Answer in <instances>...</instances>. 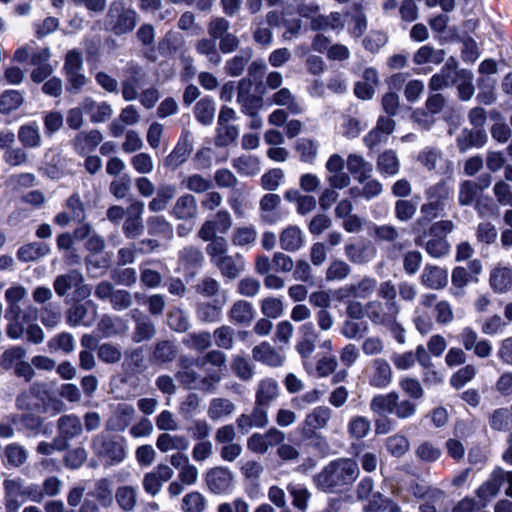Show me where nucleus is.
Listing matches in <instances>:
<instances>
[{"label":"nucleus","mask_w":512,"mask_h":512,"mask_svg":"<svg viewBox=\"0 0 512 512\" xmlns=\"http://www.w3.org/2000/svg\"><path fill=\"white\" fill-rule=\"evenodd\" d=\"M401 310L397 300V289L391 280L383 281L378 288V299L365 304L366 317L375 325L393 331L399 328L398 316Z\"/></svg>","instance_id":"nucleus-1"},{"label":"nucleus","mask_w":512,"mask_h":512,"mask_svg":"<svg viewBox=\"0 0 512 512\" xmlns=\"http://www.w3.org/2000/svg\"><path fill=\"white\" fill-rule=\"evenodd\" d=\"M356 461L350 458H338L329 462L314 476L318 489L326 493H339L352 485L359 476Z\"/></svg>","instance_id":"nucleus-2"},{"label":"nucleus","mask_w":512,"mask_h":512,"mask_svg":"<svg viewBox=\"0 0 512 512\" xmlns=\"http://www.w3.org/2000/svg\"><path fill=\"white\" fill-rule=\"evenodd\" d=\"M137 23V13L134 9L127 7L123 0H115L111 3L107 18L106 28L116 35L131 32Z\"/></svg>","instance_id":"nucleus-3"},{"label":"nucleus","mask_w":512,"mask_h":512,"mask_svg":"<svg viewBox=\"0 0 512 512\" xmlns=\"http://www.w3.org/2000/svg\"><path fill=\"white\" fill-rule=\"evenodd\" d=\"M428 202L421 206L422 219L426 222L436 218L445 206L449 191L445 183H438L427 190Z\"/></svg>","instance_id":"nucleus-4"},{"label":"nucleus","mask_w":512,"mask_h":512,"mask_svg":"<svg viewBox=\"0 0 512 512\" xmlns=\"http://www.w3.org/2000/svg\"><path fill=\"white\" fill-rule=\"evenodd\" d=\"M209 491L216 495L228 494L232 491L234 476L230 469L222 466L211 468L205 475Z\"/></svg>","instance_id":"nucleus-5"},{"label":"nucleus","mask_w":512,"mask_h":512,"mask_svg":"<svg viewBox=\"0 0 512 512\" xmlns=\"http://www.w3.org/2000/svg\"><path fill=\"white\" fill-rule=\"evenodd\" d=\"M368 384L377 389L387 388L393 379V371L387 360L376 358L365 370Z\"/></svg>","instance_id":"nucleus-6"},{"label":"nucleus","mask_w":512,"mask_h":512,"mask_svg":"<svg viewBox=\"0 0 512 512\" xmlns=\"http://www.w3.org/2000/svg\"><path fill=\"white\" fill-rule=\"evenodd\" d=\"M25 480L21 477L6 478L3 481L4 506L6 512H18L24 503Z\"/></svg>","instance_id":"nucleus-7"},{"label":"nucleus","mask_w":512,"mask_h":512,"mask_svg":"<svg viewBox=\"0 0 512 512\" xmlns=\"http://www.w3.org/2000/svg\"><path fill=\"white\" fill-rule=\"evenodd\" d=\"M333 411L330 407L320 405L313 408L306 414L302 422V431L306 436H312L316 431L323 430L328 426Z\"/></svg>","instance_id":"nucleus-8"},{"label":"nucleus","mask_w":512,"mask_h":512,"mask_svg":"<svg viewBox=\"0 0 512 512\" xmlns=\"http://www.w3.org/2000/svg\"><path fill=\"white\" fill-rule=\"evenodd\" d=\"M269 424V415L267 408L258 403H254V407L250 414L242 413L236 419V425L243 434L248 433L254 428L262 429Z\"/></svg>","instance_id":"nucleus-9"},{"label":"nucleus","mask_w":512,"mask_h":512,"mask_svg":"<svg viewBox=\"0 0 512 512\" xmlns=\"http://www.w3.org/2000/svg\"><path fill=\"white\" fill-rule=\"evenodd\" d=\"M174 475V471L166 464H159L153 471L147 473L143 478V488L146 493L156 496L162 489L165 482Z\"/></svg>","instance_id":"nucleus-10"},{"label":"nucleus","mask_w":512,"mask_h":512,"mask_svg":"<svg viewBox=\"0 0 512 512\" xmlns=\"http://www.w3.org/2000/svg\"><path fill=\"white\" fill-rule=\"evenodd\" d=\"M460 71L457 70V63L453 58L447 60L439 73L434 74L429 81V88L438 91L450 87L458 82Z\"/></svg>","instance_id":"nucleus-11"},{"label":"nucleus","mask_w":512,"mask_h":512,"mask_svg":"<svg viewBox=\"0 0 512 512\" xmlns=\"http://www.w3.org/2000/svg\"><path fill=\"white\" fill-rule=\"evenodd\" d=\"M74 146L76 151L86 157L85 167L91 174L96 172V159L92 155L96 148V136L91 133H80L75 138Z\"/></svg>","instance_id":"nucleus-12"},{"label":"nucleus","mask_w":512,"mask_h":512,"mask_svg":"<svg viewBox=\"0 0 512 512\" xmlns=\"http://www.w3.org/2000/svg\"><path fill=\"white\" fill-rule=\"evenodd\" d=\"M255 309L249 301H235L227 312L228 320L237 326H250L255 318Z\"/></svg>","instance_id":"nucleus-13"},{"label":"nucleus","mask_w":512,"mask_h":512,"mask_svg":"<svg viewBox=\"0 0 512 512\" xmlns=\"http://www.w3.org/2000/svg\"><path fill=\"white\" fill-rule=\"evenodd\" d=\"M250 80L242 79L238 84L237 102L244 114H255L260 108L261 99L252 93Z\"/></svg>","instance_id":"nucleus-14"},{"label":"nucleus","mask_w":512,"mask_h":512,"mask_svg":"<svg viewBox=\"0 0 512 512\" xmlns=\"http://www.w3.org/2000/svg\"><path fill=\"white\" fill-rule=\"evenodd\" d=\"M253 358L271 367H280L285 361V355L275 349L270 343L262 342L252 349Z\"/></svg>","instance_id":"nucleus-15"},{"label":"nucleus","mask_w":512,"mask_h":512,"mask_svg":"<svg viewBox=\"0 0 512 512\" xmlns=\"http://www.w3.org/2000/svg\"><path fill=\"white\" fill-rule=\"evenodd\" d=\"M221 273V275L230 280L236 279L245 269V261L241 254H226L215 263H213Z\"/></svg>","instance_id":"nucleus-16"},{"label":"nucleus","mask_w":512,"mask_h":512,"mask_svg":"<svg viewBox=\"0 0 512 512\" xmlns=\"http://www.w3.org/2000/svg\"><path fill=\"white\" fill-rule=\"evenodd\" d=\"M378 282L374 277L364 276L360 280L350 283L341 289L343 296L366 299L378 291Z\"/></svg>","instance_id":"nucleus-17"},{"label":"nucleus","mask_w":512,"mask_h":512,"mask_svg":"<svg viewBox=\"0 0 512 512\" xmlns=\"http://www.w3.org/2000/svg\"><path fill=\"white\" fill-rule=\"evenodd\" d=\"M349 173L360 183L371 178L373 167L362 155L350 153L346 159Z\"/></svg>","instance_id":"nucleus-18"},{"label":"nucleus","mask_w":512,"mask_h":512,"mask_svg":"<svg viewBox=\"0 0 512 512\" xmlns=\"http://www.w3.org/2000/svg\"><path fill=\"white\" fill-rule=\"evenodd\" d=\"M504 482L505 471L498 467L493 470L489 479L477 489L476 494L484 502L490 501L499 493Z\"/></svg>","instance_id":"nucleus-19"},{"label":"nucleus","mask_w":512,"mask_h":512,"mask_svg":"<svg viewBox=\"0 0 512 512\" xmlns=\"http://www.w3.org/2000/svg\"><path fill=\"white\" fill-rule=\"evenodd\" d=\"M280 247L288 252H296L305 245L303 231L295 225H289L279 235Z\"/></svg>","instance_id":"nucleus-20"},{"label":"nucleus","mask_w":512,"mask_h":512,"mask_svg":"<svg viewBox=\"0 0 512 512\" xmlns=\"http://www.w3.org/2000/svg\"><path fill=\"white\" fill-rule=\"evenodd\" d=\"M135 414V409L131 404L119 403L112 412L110 419L108 420V427L115 431L125 430Z\"/></svg>","instance_id":"nucleus-21"},{"label":"nucleus","mask_w":512,"mask_h":512,"mask_svg":"<svg viewBox=\"0 0 512 512\" xmlns=\"http://www.w3.org/2000/svg\"><path fill=\"white\" fill-rule=\"evenodd\" d=\"M258 231L254 225L236 226L231 234V243L233 246L249 250L257 241Z\"/></svg>","instance_id":"nucleus-22"},{"label":"nucleus","mask_w":512,"mask_h":512,"mask_svg":"<svg viewBox=\"0 0 512 512\" xmlns=\"http://www.w3.org/2000/svg\"><path fill=\"white\" fill-rule=\"evenodd\" d=\"M110 296V302L114 309L125 310L132 305L133 297L125 290L111 291V286L106 283L98 285V297L104 298Z\"/></svg>","instance_id":"nucleus-23"},{"label":"nucleus","mask_w":512,"mask_h":512,"mask_svg":"<svg viewBox=\"0 0 512 512\" xmlns=\"http://www.w3.org/2000/svg\"><path fill=\"white\" fill-rule=\"evenodd\" d=\"M487 141V135L482 129H463L458 135L456 142L460 152H466L473 147L480 148Z\"/></svg>","instance_id":"nucleus-24"},{"label":"nucleus","mask_w":512,"mask_h":512,"mask_svg":"<svg viewBox=\"0 0 512 512\" xmlns=\"http://www.w3.org/2000/svg\"><path fill=\"white\" fill-rule=\"evenodd\" d=\"M279 396L278 383L272 378H265L258 384L255 393V402L267 408Z\"/></svg>","instance_id":"nucleus-25"},{"label":"nucleus","mask_w":512,"mask_h":512,"mask_svg":"<svg viewBox=\"0 0 512 512\" xmlns=\"http://www.w3.org/2000/svg\"><path fill=\"white\" fill-rule=\"evenodd\" d=\"M236 410L235 404L223 397L213 398L209 402L207 415L216 422L231 417Z\"/></svg>","instance_id":"nucleus-26"},{"label":"nucleus","mask_w":512,"mask_h":512,"mask_svg":"<svg viewBox=\"0 0 512 512\" xmlns=\"http://www.w3.org/2000/svg\"><path fill=\"white\" fill-rule=\"evenodd\" d=\"M226 303V298L223 296L222 300H214L213 303L203 302L199 303L196 308V315L198 319L205 323H215L221 320L222 310Z\"/></svg>","instance_id":"nucleus-27"},{"label":"nucleus","mask_w":512,"mask_h":512,"mask_svg":"<svg viewBox=\"0 0 512 512\" xmlns=\"http://www.w3.org/2000/svg\"><path fill=\"white\" fill-rule=\"evenodd\" d=\"M421 283L430 289H441L448 284V271L438 266H425Z\"/></svg>","instance_id":"nucleus-28"},{"label":"nucleus","mask_w":512,"mask_h":512,"mask_svg":"<svg viewBox=\"0 0 512 512\" xmlns=\"http://www.w3.org/2000/svg\"><path fill=\"white\" fill-rule=\"evenodd\" d=\"M171 214L180 220H190L197 215V201L191 194L180 196L171 211Z\"/></svg>","instance_id":"nucleus-29"},{"label":"nucleus","mask_w":512,"mask_h":512,"mask_svg":"<svg viewBox=\"0 0 512 512\" xmlns=\"http://www.w3.org/2000/svg\"><path fill=\"white\" fill-rule=\"evenodd\" d=\"M58 438L66 441V447L69 441L78 436L82 431V424L80 419L74 415H64L59 418L58 424Z\"/></svg>","instance_id":"nucleus-30"},{"label":"nucleus","mask_w":512,"mask_h":512,"mask_svg":"<svg viewBox=\"0 0 512 512\" xmlns=\"http://www.w3.org/2000/svg\"><path fill=\"white\" fill-rule=\"evenodd\" d=\"M372 235L379 241H385L393 243V246L390 249V253L393 255H397V253L401 252L406 245L401 242H396L399 237V233L396 227L391 225H374L372 227Z\"/></svg>","instance_id":"nucleus-31"},{"label":"nucleus","mask_w":512,"mask_h":512,"mask_svg":"<svg viewBox=\"0 0 512 512\" xmlns=\"http://www.w3.org/2000/svg\"><path fill=\"white\" fill-rule=\"evenodd\" d=\"M400 160L394 150H385L376 161L378 172L386 177L395 176L400 171Z\"/></svg>","instance_id":"nucleus-32"},{"label":"nucleus","mask_w":512,"mask_h":512,"mask_svg":"<svg viewBox=\"0 0 512 512\" xmlns=\"http://www.w3.org/2000/svg\"><path fill=\"white\" fill-rule=\"evenodd\" d=\"M156 446L163 453L172 450L186 451L190 446V442L188 438L184 435H172L169 433H162L157 438Z\"/></svg>","instance_id":"nucleus-33"},{"label":"nucleus","mask_w":512,"mask_h":512,"mask_svg":"<svg viewBox=\"0 0 512 512\" xmlns=\"http://www.w3.org/2000/svg\"><path fill=\"white\" fill-rule=\"evenodd\" d=\"M191 152L192 146L186 139L179 141L172 152L165 158L164 166L171 170H176L187 161Z\"/></svg>","instance_id":"nucleus-34"},{"label":"nucleus","mask_w":512,"mask_h":512,"mask_svg":"<svg viewBox=\"0 0 512 512\" xmlns=\"http://www.w3.org/2000/svg\"><path fill=\"white\" fill-rule=\"evenodd\" d=\"M376 248L371 245L357 246L355 244H347L345 246L346 257L355 264H365L376 257Z\"/></svg>","instance_id":"nucleus-35"},{"label":"nucleus","mask_w":512,"mask_h":512,"mask_svg":"<svg viewBox=\"0 0 512 512\" xmlns=\"http://www.w3.org/2000/svg\"><path fill=\"white\" fill-rule=\"evenodd\" d=\"M138 310H132V318L136 326L133 334V340L137 343L151 339L155 335L153 322L146 315L137 316Z\"/></svg>","instance_id":"nucleus-36"},{"label":"nucleus","mask_w":512,"mask_h":512,"mask_svg":"<svg viewBox=\"0 0 512 512\" xmlns=\"http://www.w3.org/2000/svg\"><path fill=\"white\" fill-rule=\"evenodd\" d=\"M176 186L164 184L158 187L156 196L149 202L148 208L151 212H161L166 209L168 203L176 195Z\"/></svg>","instance_id":"nucleus-37"},{"label":"nucleus","mask_w":512,"mask_h":512,"mask_svg":"<svg viewBox=\"0 0 512 512\" xmlns=\"http://www.w3.org/2000/svg\"><path fill=\"white\" fill-rule=\"evenodd\" d=\"M397 392L375 395L370 402V409L374 414L384 416L393 413Z\"/></svg>","instance_id":"nucleus-38"},{"label":"nucleus","mask_w":512,"mask_h":512,"mask_svg":"<svg viewBox=\"0 0 512 512\" xmlns=\"http://www.w3.org/2000/svg\"><path fill=\"white\" fill-rule=\"evenodd\" d=\"M490 285L497 293L506 292L512 285V269L496 267L490 273Z\"/></svg>","instance_id":"nucleus-39"},{"label":"nucleus","mask_w":512,"mask_h":512,"mask_svg":"<svg viewBox=\"0 0 512 512\" xmlns=\"http://www.w3.org/2000/svg\"><path fill=\"white\" fill-rule=\"evenodd\" d=\"M101 458L106 466H112L122 462L125 458V450L120 442L109 440L103 442Z\"/></svg>","instance_id":"nucleus-40"},{"label":"nucleus","mask_w":512,"mask_h":512,"mask_svg":"<svg viewBox=\"0 0 512 512\" xmlns=\"http://www.w3.org/2000/svg\"><path fill=\"white\" fill-rule=\"evenodd\" d=\"M82 283V274L78 271H70L55 278L53 287L57 295L65 296L69 290Z\"/></svg>","instance_id":"nucleus-41"},{"label":"nucleus","mask_w":512,"mask_h":512,"mask_svg":"<svg viewBox=\"0 0 512 512\" xmlns=\"http://www.w3.org/2000/svg\"><path fill=\"white\" fill-rule=\"evenodd\" d=\"M18 139L26 148H37L41 145L42 137L36 122L22 125L18 130Z\"/></svg>","instance_id":"nucleus-42"},{"label":"nucleus","mask_w":512,"mask_h":512,"mask_svg":"<svg viewBox=\"0 0 512 512\" xmlns=\"http://www.w3.org/2000/svg\"><path fill=\"white\" fill-rule=\"evenodd\" d=\"M445 59V52L442 49H434L430 45L421 46L413 56V62L417 65L432 63L440 64Z\"/></svg>","instance_id":"nucleus-43"},{"label":"nucleus","mask_w":512,"mask_h":512,"mask_svg":"<svg viewBox=\"0 0 512 512\" xmlns=\"http://www.w3.org/2000/svg\"><path fill=\"white\" fill-rule=\"evenodd\" d=\"M287 491L292 497V505L301 512H306L308 503L311 498V493L307 487L300 483H289Z\"/></svg>","instance_id":"nucleus-44"},{"label":"nucleus","mask_w":512,"mask_h":512,"mask_svg":"<svg viewBox=\"0 0 512 512\" xmlns=\"http://www.w3.org/2000/svg\"><path fill=\"white\" fill-rule=\"evenodd\" d=\"M204 261V255L199 248L189 246L179 251L178 262L183 269H194Z\"/></svg>","instance_id":"nucleus-45"},{"label":"nucleus","mask_w":512,"mask_h":512,"mask_svg":"<svg viewBox=\"0 0 512 512\" xmlns=\"http://www.w3.org/2000/svg\"><path fill=\"white\" fill-rule=\"evenodd\" d=\"M176 378L185 388L203 391L202 376L190 366H183L177 372Z\"/></svg>","instance_id":"nucleus-46"},{"label":"nucleus","mask_w":512,"mask_h":512,"mask_svg":"<svg viewBox=\"0 0 512 512\" xmlns=\"http://www.w3.org/2000/svg\"><path fill=\"white\" fill-rule=\"evenodd\" d=\"M128 328L126 322L120 317L104 315L98 323V331L105 336H112L126 331Z\"/></svg>","instance_id":"nucleus-47"},{"label":"nucleus","mask_w":512,"mask_h":512,"mask_svg":"<svg viewBox=\"0 0 512 512\" xmlns=\"http://www.w3.org/2000/svg\"><path fill=\"white\" fill-rule=\"evenodd\" d=\"M477 182L464 180L459 184L458 203L460 206H470L479 198Z\"/></svg>","instance_id":"nucleus-48"},{"label":"nucleus","mask_w":512,"mask_h":512,"mask_svg":"<svg viewBox=\"0 0 512 512\" xmlns=\"http://www.w3.org/2000/svg\"><path fill=\"white\" fill-rule=\"evenodd\" d=\"M195 50L197 53L206 56L208 62L213 65H218L222 60L221 55L217 50L216 40L212 37L198 40L195 45Z\"/></svg>","instance_id":"nucleus-49"},{"label":"nucleus","mask_w":512,"mask_h":512,"mask_svg":"<svg viewBox=\"0 0 512 512\" xmlns=\"http://www.w3.org/2000/svg\"><path fill=\"white\" fill-rule=\"evenodd\" d=\"M232 165L241 175L254 176L260 172L259 160L252 155H242L234 159Z\"/></svg>","instance_id":"nucleus-50"},{"label":"nucleus","mask_w":512,"mask_h":512,"mask_svg":"<svg viewBox=\"0 0 512 512\" xmlns=\"http://www.w3.org/2000/svg\"><path fill=\"white\" fill-rule=\"evenodd\" d=\"M206 506L205 496L198 491L189 492L182 498L181 509L183 512H204Z\"/></svg>","instance_id":"nucleus-51"},{"label":"nucleus","mask_w":512,"mask_h":512,"mask_svg":"<svg viewBox=\"0 0 512 512\" xmlns=\"http://www.w3.org/2000/svg\"><path fill=\"white\" fill-rule=\"evenodd\" d=\"M251 57L252 51L250 49L242 50L238 55L226 62V72L234 77L241 75Z\"/></svg>","instance_id":"nucleus-52"},{"label":"nucleus","mask_w":512,"mask_h":512,"mask_svg":"<svg viewBox=\"0 0 512 512\" xmlns=\"http://www.w3.org/2000/svg\"><path fill=\"white\" fill-rule=\"evenodd\" d=\"M215 116V103L210 98H202L195 105V117L203 125L212 123Z\"/></svg>","instance_id":"nucleus-53"},{"label":"nucleus","mask_w":512,"mask_h":512,"mask_svg":"<svg viewBox=\"0 0 512 512\" xmlns=\"http://www.w3.org/2000/svg\"><path fill=\"white\" fill-rule=\"evenodd\" d=\"M115 498L121 509L131 512L137 503V491L134 487L122 486L118 488Z\"/></svg>","instance_id":"nucleus-54"},{"label":"nucleus","mask_w":512,"mask_h":512,"mask_svg":"<svg viewBox=\"0 0 512 512\" xmlns=\"http://www.w3.org/2000/svg\"><path fill=\"white\" fill-rule=\"evenodd\" d=\"M147 228L150 235H160L166 238H171L173 235L172 225L163 216L149 217Z\"/></svg>","instance_id":"nucleus-55"},{"label":"nucleus","mask_w":512,"mask_h":512,"mask_svg":"<svg viewBox=\"0 0 512 512\" xmlns=\"http://www.w3.org/2000/svg\"><path fill=\"white\" fill-rule=\"evenodd\" d=\"M49 252V247L44 243H30L18 250V258L21 261H34Z\"/></svg>","instance_id":"nucleus-56"},{"label":"nucleus","mask_w":512,"mask_h":512,"mask_svg":"<svg viewBox=\"0 0 512 512\" xmlns=\"http://www.w3.org/2000/svg\"><path fill=\"white\" fill-rule=\"evenodd\" d=\"M235 330L229 325H222L213 332V338L217 347L232 350L234 347Z\"/></svg>","instance_id":"nucleus-57"},{"label":"nucleus","mask_w":512,"mask_h":512,"mask_svg":"<svg viewBox=\"0 0 512 512\" xmlns=\"http://www.w3.org/2000/svg\"><path fill=\"white\" fill-rule=\"evenodd\" d=\"M262 314L270 319H277L284 313V305L280 298L269 296L260 301Z\"/></svg>","instance_id":"nucleus-58"},{"label":"nucleus","mask_w":512,"mask_h":512,"mask_svg":"<svg viewBox=\"0 0 512 512\" xmlns=\"http://www.w3.org/2000/svg\"><path fill=\"white\" fill-rule=\"evenodd\" d=\"M4 454L8 464L15 468L22 466L28 458L27 450L16 443L7 445L5 447Z\"/></svg>","instance_id":"nucleus-59"},{"label":"nucleus","mask_w":512,"mask_h":512,"mask_svg":"<svg viewBox=\"0 0 512 512\" xmlns=\"http://www.w3.org/2000/svg\"><path fill=\"white\" fill-rule=\"evenodd\" d=\"M183 343L194 350L203 351L212 345V337L208 331L188 334Z\"/></svg>","instance_id":"nucleus-60"},{"label":"nucleus","mask_w":512,"mask_h":512,"mask_svg":"<svg viewBox=\"0 0 512 512\" xmlns=\"http://www.w3.org/2000/svg\"><path fill=\"white\" fill-rule=\"evenodd\" d=\"M272 100L276 105L287 106L293 114H299L302 112L301 105L295 100L293 94L288 88L280 89L273 95Z\"/></svg>","instance_id":"nucleus-61"},{"label":"nucleus","mask_w":512,"mask_h":512,"mask_svg":"<svg viewBox=\"0 0 512 512\" xmlns=\"http://www.w3.org/2000/svg\"><path fill=\"white\" fill-rule=\"evenodd\" d=\"M458 81L457 90L459 98L462 101H469L475 93L472 73L467 70H460Z\"/></svg>","instance_id":"nucleus-62"},{"label":"nucleus","mask_w":512,"mask_h":512,"mask_svg":"<svg viewBox=\"0 0 512 512\" xmlns=\"http://www.w3.org/2000/svg\"><path fill=\"white\" fill-rule=\"evenodd\" d=\"M351 273V267L343 260L337 259L330 263L326 271L327 281H342Z\"/></svg>","instance_id":"nucleus-63"},{"label":"nucleus","mask_w":512,"mask_h":512,"mask_svg":"<svg viewBox=\"0 0 512 512\" xmlns=\"http://www.w3.org/2000/svg\"><path fill=\"white\" fill-rule=\"evenodd\" d=\"M23 95L17 90H8L0 96V111L9 113L18 109L23 103Z\"/></svg>","instance_id":"nucleus-64"}]
</instances>
